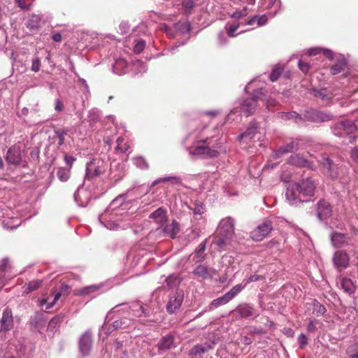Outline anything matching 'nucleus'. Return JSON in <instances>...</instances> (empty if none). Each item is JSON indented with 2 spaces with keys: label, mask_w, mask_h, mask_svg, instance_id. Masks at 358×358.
Masks as SVG:
<instances>
[{
  "label": "nucleus",
  "mask_w": 358,
  "mask_h": 358,
  "mask_svg": "<svg viewBox=\"0 0 358 358\" xmlns=\"http://www.w3.org/2000/svg\"><path fill=\"white\" fill-rule=\"evenodd\" d=\"M316 185L309 177L302 179L299 182L290 185L286 191V199L291 205L306 201L305 197L314 195Z\"/></svg>",
  "instance_id": "1"
},
{
  "label": "nucleus",
  "mask_w": 358,
  "mask_h": 358,
  "mask_svg": "<svg viewBox=\"0 0 358 358\" xmlns=\"http://www.w3.org/2000/svg\"><path fill=\"white\" fill-rule=\"evenodd\" d=\"M220 143L215 137L206 138L202 141H197L187 150L192 156L201 158H215L218 157L219 152L215 148L220 147Z\"/></svg>",
  "instance_id": "2"
},
{
  "label": "nucleus",
  "mask_w": 358,
  "mask_h": 358,
  "mask_svg": "<svg viewBox=\"0 0 358 358\" xmlns=\"http://www.w3.org/2000/svg\"><path fill=\"white\" fill-rule=\"evenodd\" d=\"M264 135L261 132L259 124L256 122H252L247 128L246 131L238 137L241 145L244 149L255 148V143L261 142Z\"/></svg>",
  "instance_id": "3"
},
{
  "label": "nucleus",
  "mask_w": 358,
  "mask_h": 358,
  "mask_svg": "<svg viewBox=\"0 0 358 358\" xmlns=\"http://www.w3.org/2000/svg\"><path fill=\"white\" fill-rule=\"evenodd\" d=\"M304 144V141L302 138H292L283 145L273 151V157L277 159L285 154L296 152L302 149Z\"/></svg>",
  "instance_id": "4"
},
{
  "label": "nucleus",
  "mask_w": 358,
  "mask_h": 358,
  "mask_svg": "<svg viewBox=\"0 0 358 358\" xmlns=\"http://www.w3.org/2000/svg\"><path fill=\"white\" fill-rule=\"evenodd\" d=\"M106 169V165L104 161L100 159H94L86 165L85 178L92 180L103 173Z\"/></svg>",
  "instance_id": "5"
},
{
  "label": "nucleus",
  "mask_w": 358,
  "mask_h": 358,
  "mask_svg": "<svg viewBox=\"0 0 358 358\" xmlns=\"http://www.w3.org/2000/svg\"><path fill=\"white\" fill-rule=\"evenodd\" d=\"M263 96L262 90H254L252 97L244 99L241 103V110L245 116L252 115L257 108V101L262 99Z\"/></svg>",
  "instance_id": "6"
},
{
  "label": "nucleus",
  "mask_w": 358,
  "mask_h": 358,
  "mask_svg": "<svg viewBox=\"0 0 358 358\" xmlns=\"http://www.w3.org/2000/svg\"><path fill=\"white\" fill-rule=\"evenodd\" d=\"M302 117L303 119V122L304 121L324 122L329 121L333 118V115L329 113L319 111L313 108L306 110Z\"/></svg>",
  "instance_id": "7"
},
{
  "label": "nucleus",
  "mask_w": 358,
  "mask_h": 358,
  "mask_svg": "<svg viewBox=\"0 0 358 358\" xmlns=\"http://www.w3.org/2000/svg\"><path fill=\"white\" fill-rule=\"evenodd\" d=\"M231 315L235 320L257 317L259 315L257 311L248 303L240 304L234 310L231 312Z\"/></svg>",
  "instance_id": "8"
},
{
  "label": "nucleus",
  "mask_w": 358,
  "mask_h": 358,
  "mask_svg": "<svg viewBox=\"0 0 358 358\" xmlns=\"http://www.w3.org/2000/svg\"><path fill=\"white\" fill-rule=\"evenodd\" d=\"M273 229V224L271 221L264 222L257 227L250 233V237L255 241L263 240Z\"/></svg>",
  "instance_id": "9"
},
{
  "label": "nucleus",
  "mask_w": 358,
  "mask_h": 358,
  "mask_svg": "<svg viewBox=\"0 0 358 358\" xmlns=\"http://www.w3.org/2000/svg\"><path fill=\"white\" fill-rule=\"evenodd\" d=\"M13 266L8 258H3L0 262V289L6 282L15 274L12 273Z\"/></svg>",
  "instance_id": "10"
},
{
  "label": "nucleus",
  "mask_w": 358,
  "mask_h": 358,
  "mask_svg": "<svg viewBox=\"0 0 358 358\" xmlns=\"http://www.w3.org/2000/svg\"><path fill=\"white\" fill-rule=\"evenodd\" d=\"M183 301V292L177 291L170 295L169 300L166 304L167 311L172 314L178 310Z\"/></svg>",
  "instance_id": "11"
},
{
  "label": "nucleus",
  "mask_w": 358,
  "mask_h": 358,
  "mask_svg": "<svg viewBox=\"0 0 358 358\" xmlns=\"http://www.w3.org/2000/svg\"><path fill=\"white\" fill-rule=\"evenodd\" d=\"M92 345V333L87 330L81 335L78 341L79 350L83 356H87L90 354Z\"/></svg>",
  "instance_id": "12"
},
{
  "label": "nucleus",
  "mask_w": 358,
  "mask_h": 358,
  "mask_svg": "<svg viewBox=\"0 0 358 358\" xmlns=\"http://www.w3.org/2000/svg\"><path fill=\"white\" fill-rule=\"evenodd\" d=\"M13 327V317L10 308L4 309L2 317L0 319V334L11 330Z\"/></svg>",
  "instance_id": "13"
},
{
  "label": "nucleus",
  "mask_w": 358,
  "mask_h": 358,
  "mask_svg": "<svg viewBox=\"0 0 358 358\" xmlns=\"http://www.w3.org/2000/svg\"><path fill=\"white\" fill-rule=\"evenodd\" d=\"M6 159L8 164L19 165L22 162L21 149L19 145H14L7 151Z\"/></svg>",
  "instance_id": "14"
},
{
  "label": "nucleus",
  "mask_w": 358,
  "mask_h": 358,
  "mask_svg": "<svg viewBox=\"0 0 358 358\" xmlns=\"http://www.w3.org/2000/svg\"><path fill=\"white\" fill-rule=\"evenodd\" d=\"M122 306H124V308L122 309L123 311L129 312V310H131V311L135 313L134 315L135 316H136V317H140L143 314L145 315H147V314L145 313V308H143V306L140 305L137 302L132 303L130 306H127V305H125V304L117 305V306H115L111 310V312H113V313L120 312L121 310L120 307Z\"/></svg>",
  "instance_id": "15"
},
{
  "label": "nucleus",
  "mask_w": 358,
  "mask_h": 358,
  "mask_svg": "<svg viewBox=\"0 0 358 358\" xmlns=\"http://www.w3.org/2000/svg\"><path fill=\"white\" fill-rule=\"evenodd\" d=\"M320 162L323 168L327 170V173L331 178H336L338 177V168L329 157L323 155H322Z\"/></svg>",
  "instance_id": "16"
},
{
  "label": "nucleus",
  "mask_w": 358,
  "mask_h": 358,
  "mask_svg": "<svg viewBox=\"0 0 358 358\" xmlns=\"http://www.w3.org/2000/svg\"><path fill=\"white\" fill-rule=\"evenodd\" d=\"M219 234L227 237H232L234 233V222L231 217L222 219L219 224Z\"/></svg>",
  "instance_id": "17"
},
{
  "label": "nucleus",
  "mask_w": 358,
  "mask_h": 358,
  "mask_svg": "<svg viewBox=\"0 0 358 358\" xmlns=\"http://www.w3.org/2000/svg\"><path fill=\"white\" fill-rule=\"evenodd\" d=\"M310 93L315 97L320 99L322 105L329 104L334 96L331 91L326 88L320 90L313 88L310 90Z\"/></svg>",
  "instance_id": "18"
},
{
  "label": "nucleus",
  "mask_w": 358,
  "mask_h": 358,
  "mask_svg": "<svg viewBox=\"0 0 358 358\" xmlns=\"http://www.w3.org/2000/svg\"><path fill=\"white\" fill-rule=\"evenodd\" d=\"M124 176V167L123 165L113 162L110 164L108 177L109 179L114 182H118Z\"/></svg>",
  "instance_id": "19"
},
{
  "label": "nucleus",
  "mask_w": 358,
  "mask_h": 358,
  "mask_svg": "<svg viewBox=\"0 0 358 358\" xmlns=\"http://www.w3.org/2000/svg\"><path fill=\"white\" fill-rule=\"evenodd\" d=\"M331 241L334 248H341L350 244V238L344 234L334 231L331 234Z\"/></svg>",
  "instance_id": "20"
},
{
  "label": "nucleus",
  "mask_w": 358,
  "mask_h": 358,
  "mask_svg": "<svg viewBox=\"0 0 358 358\" xmlns=\"http://www.w3.org/2000/svg\"><path fill=\"white\" fill-rule=\"evenodd\" d=\"M90 193L83 188V185H80L74 193L75 201L80 206H86L90 201Z\"/></svg>",
  "instance_id": "21"
},
{
  "label": "nucleus",
  "mask_w": 358,
  "mask_h": 358,
  "mask_svg": "<svg viewBox=\"0 0 358 358\" xmlns=\"http://www.w3.org/2000/svg\"><path fill=\"white\" fill-rule=\"evenodd\" d=\"M333 260L336 267L338 268H345L348 267L350 259L345 252L338 250L334 253Z\"/></svg>",
  "instance_id": "22"
},
{
  "label": "nucleus",
  "mask_w": 358,
  "mask_h": 358,
  "mask_svg": "<svg viewBox=\"0 0 358 358\" xmlns=\"http://www.w3.org/2000/svg\"><path fill=\"white\" fill-rule=\"evenodd\" d=\"M162 231L164 236L173 239L180 231V224L176 220H173L171 224H166Z\"/></svg>",
  "instance_id": "23"
},
{
  "label": "nucleus",
  "mask_w": 358,
  "mask_h": 358,
  "mask_svg": "<svg viewBox=\"0 0 358 358\" xmlns=\"http://www.w3.org/2000/svg\"><path fill=\"white\" fill-rule=\"evenodd\" d=\"M193 273L198 277L207 279L213 278L216 274V271L214 268H208L204 265H199L195 268Z\"/></svg>",
  "instance_id": "24"
},
{
  "label": "nucleus",
  "mask_w": 358,
  "mask_h": 358,
  "mask_svg": "<svg viewBox=\"0 0 358 358\" xmlns=\"http://www.w3.org/2000/svg\"><path fill=\"white\" fill-rule=\"evenodd\" d=\"M317 216L320 220H324L331 215V208L327 201L322 200L317 203Z\"/></svg>",
  "instance_id": "25"
},
{
  "label": "nucleus",
  "mask_w": 358,
  "mask_h": 358,
  "mask_svg": "<svg viewBox=\"0 0 358 358\" xmlns=\"http://www.w3.org/2000/svg\"><path fill=\"white\" fill-rule=\"evenodd\" d=\"M149 218L153 220L156 223L163 225L167 220V212L163 207H159L149 215Z\"/></svg>",
  "instance_id": "26"
},
{
  "label": "nucleus",
  "mask_w": 358,
  "mask_h": 358,
  "mask_svg": "<svg viewBox=\"0 0 358 358\" xmlns=\"http://www.w3.org/2000/svg\"><path fill=\"white\" fill-rule=\"evenodd\" d=\"M287 162L296 166L311 167L312 166V163L299 154L290 156Z\"/></svg>",
  "instance_id": "27"
},
{
  "label": "nucleus",
  "mask_w": 358,
  "mask_h": 358,
  "mask_svg": "<svg viewBox=\"0 0 358 358\" xmlns=\"http://www.w3.org/2000/svg\"><path fill=\"white\" fill-rule=\"evenodd\" d=\"M62 291L59 292H55L54 296V299L51 303L48 302V299H42L40 300V305L41 306H46V308L49 309L53 306L55 303L62 296V292L67 293L69 290V287L67 285H62L61 287Z\"/></svg>",
  "instance_id": "28"
},
{
  "label": "nucleus",
  "mask_w": 358,
  "mask_h": 358,
  "mask_svg": "<svg viewBox=\"0 0 358 358\" xmlns=\"http://www.w3.org/2000/svg\"><path fill=\"white\" fill-rule=\"evenodd\" d=\"M214 343H205L202 344H198L195 346H194L190 350H189V355L192 356H201L210 349H212L213 347Z\"/></svg>",
  "instance_id": "29"
},
{
  "label": "nucleus",
  "mask_w": 358,
  "mask_h": 358,
  "mask_svg": "<svg viewBox=\"0 0 358 358\" xmlns=\"http://www.w3.org/2000/svg\"><path fill=\"white\" fill-rule=\"evenodd\" d=\"M166 182H169L172 186L179 185L181 184V179L178 176H166L159 178L152 182L150 187H154L159 183Z\"/></svg>",
  "instance_id": "30"
},
{
  "label": "nucleus",
  "mask_w": 358,
  "mask_h": 358,
  "mask_svg": "<svg viewBox=\"0 0 358 358\" xmlns=\"http://www.w3.org/2000/svg\"><path fill=\"white\" fill-rule=\"evenodd\" d=\"M173 341V336L171 334H167L160 339L157 343V347L160 350H169L174 346Z\"/></svg>",
  "instance_id": "31"
},
{
  "label": "nucleus",
  "mask_w": 358,
  "mask_h": 358,
  "mask_svg": "<svg viewBox=\"0 0 358 358\" xmlns=\"http://www.w3.org/2000/svg\"><path fill=\"white\" fill-rule=\"evenodd\" d=\"M278 117L283 120H292L294 122L300 124L303 122V117L295 111L282 112L278 113Z\"/></svg>",
  "instance_id": "32"
},
{
  "label": "nucleus",
  "mask_w": 358,
  "mask_h": 358,
  "mask_svg": "<svg viewBox=\"0 0 358 358\" xmlns=\"http://www.w3.org/2000/svg\"><path fill=\"white\" fill-rule=\"evenodd\" d=\"M338 127L340 129H343L346 134H352L358 129V119L356 120V123L350 120L341 122Z\"/></svg>",
  "instance_id": "33"
},
{
  "label": "nucleus",
  "mask_w": 358,
  "mask_h": 358,
  "mask_svg": "<svg viewBox=\"0 0 358 358\" xmlns=\"http://www.w3.org/2000/svg\"><path fill=\"white\" fill-rule=\"evenodd\" d=\"M30 323L36 329L41 331L45 325V320L43 318L42 315L36 314L31 317Z\"/></svg>",
  "instance_id": "34"
},
{
  "label": "nucleus",
  "mask_w": 358,
  "mask_h": 358,
  "mask_svg": "<svg viewBox=\"0 0 358 358\" xmlns=\"http://www.w3.org/2000/svg\"><path fill=\"white\" fill-rule=\"evenodd\" d=\"M230 239L231 237L222 236L219 234L213 241V243L217 246L218 250H225L226 247L229 245Z\"/></svg>",
  "instance_id": "35"
},
{
  "label": "nucleus",
  "mask_w": 358,
  "mask_h": 358,
  "mask_svg": "<svg viewBox=\"0 0 358 358\" xmlns=\"http://www.w3.org/2000/svg\"><path fill=\"white\" fill-rule=\"evenodd\" d=\"M182 12L185 15L192 13L196 7V3L194 0H182Z\"/></svg>",
  "instance_id": "36"
},
{
  "label": "nucleus",
  "mask_w": 358,
  "mask_h": 358,
  "mask_svg": "<svg viewBox=\"0 0 358 358\" xmlns=\"http://www.w3.org/2000/svg\"><path fill=\"white\" fill-rule=\"evenodd\" d=\"M127 66V62L123 59H117L113 64V72L117 74H122L125 73V69Z\"/></svg>",
  "instance_id": "37"
},
{
  "label": "nucleus",
  "mask_w": 358,
  "mask_h": 358,
  "mask_svg": "<svg viewBox=\"0 0 358 358\" xmlns=\"http://www.w3.org/2000/svg\"><path fill=\"white\" fill-rule=\"evenodd\" d=\"M321 53L329 59H333L334 54L329 50L322 49V48H311L308 50L309 56L317 55L321 54Z\"/></svg>",
  "instance_id": "38"
},
{
  "label": "nucleus",
  "mask_w": 358,
  "mask_h": 358,
  "mask_svg": "<svg viewBox=\"0 0 358 358\" xmlns=\"http://www.w3.org/2000/svg\"><path fill=\"white\" fill-rule=\"evenodd\" d=\"M206 242L207 240H205L204 241L201 243L195 250V257L198 262H201L204 260L206 257V255L205 253Z\"/></svg>",
  "instance_id": "39"
},
{
  "label": "nucleus",
  "mask_w": 358,
  "mask_h": 358,
  "mask_svg": "<svg viewBox=\"0 0 358 358\" xmlns=\"http://www.w3.org/2000/svg\"><path fill=\"white\" fill-rule=\"evenodd\" d=\"M41 18L38 15H32L27 22V27L31 31H35L40 27Z\"/></svg>",
  "instance_id": "40"
},
{
  "label": "nucleus",
  "mask_w": 358,
  "mask_h": 358,
  "mask_svg": "<svg viewBox=\"0 0 358 358\" xmlns=\"http://www.w3.org/2000/svg\"><path fill=\"white\" fill-rule=\"evenodd\" d=\"M102 287L101 285H92L85 287H83L81 289H79L76 292L77 295H87L92 293L98 292L99 289Z\"/></svg>",
  "instance_id": "41"
},
{
  "label": "nucleus",
  "mask_w": 358,
  "mask_h": 358,
  "mask_svg": "<svg viewBox=\"0 0 358 358\" xmlns=\"http://www.w3.org/2000/svg\"><path fill=\"white\" fill-rule=\"evenodd\" d=\"M229 299L228 298V296L227 294H224L223 296L214 299L209 305L208 310H211L215 308H217L221 305H224L227 303L229 301Z\"/></svg>",
  "instance_id": "42"
},
{
  "label": "nucleus",
  "mask_w": 358,
  "mask_h": 358,
  "mask_svg": "<svg viewBox=\"0 0 358 358\" xmlns=\"http://www.w3.org/2000/svg\"><path fill=\"white\" fill-rule=\"evenodd\" d=\"M115 356L117 358H128L129 353L127 349L124 347L123 343L116 342Z\"/></svg>",
  "instance_id": "43"
},
{
  "label": "nucleus",
  "mask_w": 358,
  "mask_h": 358,
  "mask_svg": "<svg viewBox=\"0 0 358 358\" xmlns=\"http://www.w3.org/2000/svg\"><path fill=\"white\" fill-rule=\"evenodd\" d=\"M341 287L344 292L352 294L355 292V286L352 281L349 278H343L341 281Z\"/></svg>",
  "instance_id": "44"
},
{
  "label": "nucleus",
  "mask_w": 358,
  "mask_h": 358,
  "mask_svg": "<svg viewBox=\"0 0 358 358\" xmlns=\"http://www.w3.org/2000/svg\"><path fill=\"white\" fill-rule=\"evenodd\" d=\"M71 169L70 168L61 167L57 170V176L62 182H66L70 177Z\"/></svg>",
  "instance_id": "45"
},
{
  "label": "nucleus",
  "mask_w": 358,
  "mask_h": 358,
  "mask_svg": "<svg viewBox=\"0 0 358 358\" xmlns=\"http://www.w3.org/2000/svg\"><path fill=\"white\" fill-rule=\"evenodd\" d=\"M180 279L178 277V275H170L166 279V286L169 289L174 288L177 287L180 284Z\"/></svg>",
  "instance_id": "46"
},
{
  "label": "nucleus",
  "mask_w": 358,
  "mask_h": 358,
  "mask_svg": "<svg viewBox=\"0 0 358 358\" xmlns=\"http://www.w3.org/2000/svg\"><path fill=\"white\" fill-rule=\"evenodd\" d=\"M133 162L136 167L141 169H147L148 168V164L143 157L138 156L133 158Z\"/></svg>",
  "instance_id": "47"
},
{
  "label": "nucleus",
  "mask_w": 358,
  "mask_h": 358,
  "mask_svg": "<svg viewBox=\"0 0 358 358\" xmlns=\"http://www.w3.org/2000/svg\"><path fill=\"white\" fill-rule=\"evenodd\" d=\"M175 28L180 32L187 34L191 30V24L188 22H178L175 24Z\"/></svg>",
  "instance_id": "48"
},
{
  "label": "nucleus",
  "mask_w": 358,
  "mask_h": 358,
  "mask_svg": "<svg viewBox=\"0 0 358 358\" xmlns=\"http://www.w3.org/2000/svg\"><path fill=\"white\" fill-rule=\"evenodd\" d=\"M346 353L349 358H358V343H353L348 346Z\"/></svg>",
  "instance_id": "49"
},
{
  "label": "nucleus",
  "mask_w": 358,
  "mask_h": 358,
  "mask_svg": "<svg viewBox=\"0 0 358 358\" xmlns=\"http://www.w3.org/2000/svg\"><path fill=\"white\" fill-rule=\"evenodd\" d=\"M266 21H267V19H266V16H264V15L255 16L247 22V24L252 25V24H254L255 22H257V26L259 27V26L265 24Z\"/></svg>",
  "instance_id": "50"
},
{
  "label": "nucleus",
  "mask_w": 358,
  "mask_h": 358,
  "mask_svg": "<svg viewBox=\"0 0 358 358\" xmlns=\"http://www.w3.org/2000/svg\"><path fill=\"white\" fill-rule=\"evenodd\" d=\"M192 210L194 215H202L205 212V208L202 203L196 201L194 203L193 206L189 207Z\"/></svg>",
  "instance_id": "51"
},
{
  "label": "nucleus",
  "mask_w": 358,
  "mask_h": 358,
  "mask_svg": "<svg viewBox=\"0 0 358 358\" xmlns=\"http://www.w3.org/2000/svg\"><path fill=\"white\" fill-rule=\"evenodd\" d=\"M345 65L346 62L345 61L337 62L331 68V73L333 75L338 74L344 70Z\"/></svg>",
  "instance_id": "52"
},
{
  "label": "nucleus",
  "mask_w": 358,
  "mask_h": 358,
  "mask_svg": "<svg viewBox=\"0 0 358 358\" xmlns=\"http://www.w3.org/2000/svg\"><path fill=\"white\" fill-rule=\"evenodd\" d=\"M243 289V286L241 284L236 285L233 287L230 291L226 293L227 296L231 301L233 298H234Z\"/></svg>",
  "instance_id": "53"
},
{
  "label": "nucleus",
  "mask_w": 358,
  "mask_h": 358,
  "mask_svg": "<svg viewBox=\"0 0 358 358\" xmlns=\"http://www.w3.org/2000/svg\"><path fill=\"white\" fill-rule=\"evenodd\" d=\"M282 72V67L280 65H277L271 71L269 78L272 82L278 80Z\"/></svg>",
  "instance_id": "54"
},
{
  "label": "nucleus",
  "mask_w": 358,
  "mask_h": 358,
  "mask_svg": "<svg viewBox=\"0 0 358 358\" xmlns=\"http://www.w3.org/2000/svg\"><path fill=\"white\" fill-rule=\"evenodd\" d=\"M131 320L127 318H124L120 320H115L113 323V326L115 329L122 328L125 329L130 324Z\"/></svg>",
  "instance_id": "55"
},
{
  "label": "nucleus",
  "mask_w": 358,
  "mask_h": 358,
  "mask_svg": "<svg viewBox=\"0 0 358 358\" xmlns=\"http://www.w3.org/2000/svg\"><path fill=\"white\" fill-rule=\"evenodd\" d=\"M63 321L62 315H57L53 317L48 323V329H56Z\"/></svg>",
  "instance_id": "56"
},
{
  "label": "nucleus",
  "mask_w": 358,
  "mask_h": 358,
  "mask_svg": "<svg viewBox=\"0 0 358 358\" xmlns=\"http://www.w3.org/2000/svg\"><path fill=\"white\" fill-rule=\"evenodd\" d=\"M69 130L68 129H55L54 131L55 134L59 138L58 145H62L64 143V136L67 134Z\"/></svg>",
  "instance_id": "57"
},
{
  "label": "nucleus",
  "mask_w": 358,
  "mask_h": 358,
  "mask_svg": "<svg viewBox=\"0 0 358 358\" xmlns=\"http://www.w3.org/2000/svg\"><path fill=\"white\" fill-rule=\"evenodd\" d=\"M41 285V280H34L29 282L27 287V290L24 291L26 293H29L37 289Z\"/></svg>",
  "instance_id": "58"
},
{
  "label": "nucleus",
  "mask_w": 358,
  "mask_h": 358,
  "mask_svg": "<svg viewBox=\"0 0 358 358\" xmlns=\"http://www.w3.org/2000/svg\"><path fill=\"white\" fill-rule=\"evenodd\" d=\"M123 142H124V138L122 137H118L116 140V143H117L116 150L121 152H124L127 151L129 149V145L127 143H124L123 145L122 144Z\"/></svg>",
  "instance_id": "59"
},
{
  "label": "nucleus",
  "mask_w": 358,
  "mask_h": 358,
  "mask_svg": "<svg viewBox=\"0 0 358 358\" xmlns=\"http://www.w3.org/2000/svg\"><path fill=\"white\" fill-rule=\"evenodd\" d=\"M239 27L238 23H232L227 25V35L229 37H234L236 36L235 32Z\"/></svg>",
  "instance_id": "60"
},
{
  "label": "nucleus",
  "mask_w": 358,
  "mask_h": 358,
  "mask_svg": "<svg viewBox=\"0 0 358 358\" xmlns=\"http://www.w3.org/2000/svg\"><path fill=\"white\" fill-rule=\"evenodd\" d=\"M313 306V311L317 315H323L327 311L326 308L317 301L314 303Z\"/></svg>",
  "instance_id": "61"
},
{
  "label": "nucleus",
  "mask_w": 358,
  "mask_h": 358,
  "mask_svg": "<svg viewBox=\"0 0 358 358\" xmlns=\"http://www.w3.org/2000/svg\"><path fill=\"white\" fill-rule=\"evenodd\" d=\"M7 39L8 36L6 30L0 27V49L5 47L7 43Z\"/></svg>",
  "instance_id": "62"
},
{
  "label": "nucleus",
  "mask_w": 358,
  "mask_h": 358,
  "mask_svg": "<svg viewBox=\"0 0 358 358\" xmlns=\"http://www.w3.org/2000/svg\"><path fill=\"white\" fill-rule=\"evenodd\" d=\"M41 68V60L38 57H35L32 59L31 61V71L34 72H38Z\"/></svg>",
  "instance_id": "63"
},
{
  "label": "nucleus",
  "mask_w": 358,
  "mask_h": 358,
  "mask_svg": "<svg viewBox=\"0 0 358 358\" xmlns=\"http://www.w3.org/2000/svg\"><path fill=\"white\" fill-rule=\"evenodd\" d=\"M350 158L358 166V146H355L351 150Z\"/></svg>",
  "instance_id": "64"
}]
</instances>
